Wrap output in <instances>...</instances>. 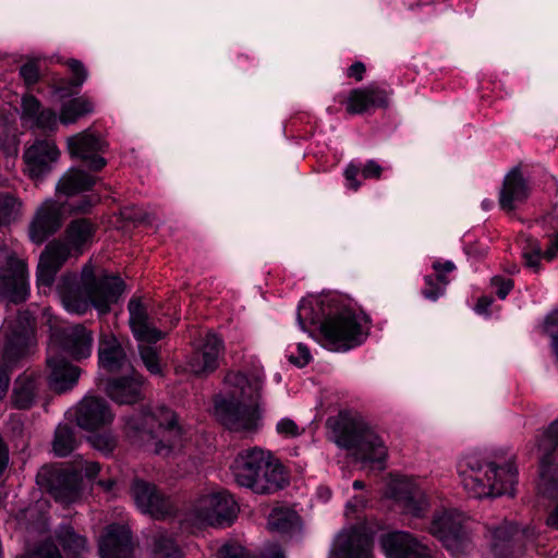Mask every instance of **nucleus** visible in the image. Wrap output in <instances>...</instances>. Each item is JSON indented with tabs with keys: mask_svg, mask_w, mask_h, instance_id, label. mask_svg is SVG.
<instances>
[{
	"mask_svg": "<svg viewBox=\"0 0 558 558\" xmlns=\"http://www.w3.org/2000/svg\"><path fill=\"white\" fill-rule=\"evenodd\" d=\"M264 374L253 372L248 375L231 371L225 377V384L233 397L251 403L243 405L240 401L222 396L215 398V415L229 430L242 434L255 433L260 427L262 414L258 402L262 398Z\"/></svg>",
	"mask_w": 558,
	"mask_h": 558,
	"instance_id": "2",
	"label": "nucleus"
},
{
	"mask_svg": "<svg viewBox=\"0 0 558 558\" xmlns=\"http://www.w3.org/2000/svg\"><path fill=\"white\" fill-rule=\"evenodd\" d=\"M218 558H248V554L243 546L230 542L221 546Z\"/></svg>",
	"mask_w": 558,
	"mask_h": 558,
	"instance_id": "49",
	"label": "nucleus"
},
{
	"mask_svg": "<svg viewBox=\"0 0 558 558\" xmlns=\"http://www.w3.org/2000/svg\"><path fill=\"white\" fill-rule=\"evenodd\" d=\"M238 514V505L225 490L199 496L191 506L187 520L197 526L210 525L226 527L231 525Z\"/></svg>",
	"mask_w": 558,
	"mask_h": 558,
	"instance_id": "13",
	"label": "nucleus"
},
{
	"mask_svg": "<svg viewBox=\"0 0 558 558\" xmlns=\"http://www.w3.org/2000/svg\"><path fill=\"white\" fill-rule=\"evenodd\" d=\"M223 350L222 339L215 332H207L189 359L190 371L197 376H206L215 372Z\"/></svg>",
	"mask_w": 558,
	"mask_h": 558,
	"instance_id": "19",
	"label": "nucleus"
},
{
	"mask_svg": "<svg viewBox=\"0 0 558 558\" xmlns=\"http://www.w3.org/2000/svg\"><path fill=\"white\" fill-rule=\"evenodd\" d=\"M20 75L27 85H34L39 78L38 66L34 62H28L20 68Z\"/></svg>",
	"mask_w": 558,
	"mask_h": 558,
	"instance_id": "54",
	"label": "nucleus"
},
{
	"mask_svg": "<svg viewBox=\"0 0 558 558\" xmlns=\"http://www.w3.org/2000/svg\"><path fill=\"white\" fill-rule=\"evenodd\" d=\"M47 367L49 369L48 384L56 392H64L72 389L81 375V368L72 365L64 357L54 354L53 348H48Z\"/></svg>",
	"mask_w": 558,
	"mask_h": 558,
	"instance_id": "29",
	"label": "nucleus"
},
{
	"mask_svg": "<svg viewBox=\"0 0 558 558\" xmlns=\"http://www.w3.org/2000/svg\"><path fill=\"white\" fill-rule=\"evenodd\" d=\"M276 432L286 439L296 438L304 434L305 428L299 426L292 418L282 417L276 424Z\"/></svg>",
	"mask_w": 558,
	"mask_h": 558,
	"instance_id": "45",
	"label": "nucleus"
},
{
	"mask_svg": "<svg viewBox=\"0 0 558 558\" xmlns=\"http://www.w3.org/2000/svg\"><path fill=\"white\" fill-rule=\"evenodd\" d=\"M68 65L73 74V78L71 80V85L75 87H81L87 78V71L84 64L75 59H72L68 62Z\"/></svg>",
	"mask_w": 558,
	"mask_h": 558,
	"instance_id": "51",
	"label": "nucleus"
},
{
	"mask_svg": "<svg viewBox=\"0 0 558 558\" xmlns=\"http://www.w3.org/2000/svg\"><path fill=\"white\" fill-rule=\"evenodd\" d=\"M61 227V209L57 202L47 199L38 208L29 228V236L34 243L45 242Z\"/></svg>",
	"mask_w": 558,
	"mask_h": 558,
	"instance_id": "30",
	"label": "nucleus"
},
{
	"mask_svg": "<svg viewBox=\"0 0 558 558\" xmlns=\"http://www.w3.org/2000/svg\"><path fill=\"white\" fill-rule=\"evenodd\" d=\"M38 483L45 486L56 501L71 505L81 497V473L72 469H43L37 475Z\"/></svg>",
	"mask_w": 558,
	"mask_h": 558,
	"instance_id": "15",
	"label": "nucleus"
},
{
	"mask_svg": "<svg viewBox=\"0 0 558 558\" xmlns=\"http://www.w3.org/2000/svg\"><path fill=\"white\" fill-rule=\"evenodd\" d=\"M143 386V376L132 368L125 376L108 379L105 392L116 403L134 404L144 398Z\"/></svg>",
	"mask_w": 558,
	"mask_h": 558,
	"instance_id": "27",
	"label": "nucleus"
},
{
	"mask_svg": "<svg viewBox=\"0 0 558 558\" xmlns=\"http://www.w3.org/2000/svg\"><path fill=\"white\" fill-rule=\"evenodd\" d=\"M384 168L374 159L367 160L364 165H360L355 161H351L344 169L343 175L348 181V187L357 191L361 186V182L357 181L359 173L366 180L379 179L381 177Z\"/></svg>",
	"mask_w": 558,
	"mask_h": 558,
	"instance_id": "37",
	"label": "nucleus"
},
{
	"mask_svg": "<svg viewBox=\"0 0 558 558\" xmlns=\"http://www.w3.org/2000/svg\"><path fill=\"white\" fill-rule=\"evenodd\" d=\"M548 246L544 251L543 258L546 262H553L558 257V232L548 234Z\"/></svg>",
	"mask_w": 558,
	"mask_h": 558,
	"instance_id": "55",
	"label": "nucleus"
},
{
	"mask_svg": "<svg viewBox=\"0 0 558 558\" xmlns=\"http://www.w3.org/2000/svg\"><path fill=\"white\" fill-rule=\"evenodd\" d=\"M22 120L32 129L43 132H54L60 122L57 112L51 108H45L33 95L22 98Z\"/></svg>",
	"mask_w": 558,
	"mask_h": 558,
	"instance_id": "31",
	"label": "nucleus"
},
{
	"mask_svg": "<svg viewBox=\"0 0 558 558\" xmlns=\"http://www.w3.org/2000/svg\"><path fill=\"white\" fill-rule=\"evenodd\" d=\"M21 207V201L13 194H0V229L17 219Z\"/></svg>",
	"mask_w": 558,
	"mask_h": 558,
	"instance_id": "42",
	"label": "nucleus"
},
{
	"mask_svg": "<svg viewBox=\"0 0 558 558\" xmlns=\"http://www.w3.org/2000/svg\"><path fill=\"white\" fill-rule=\"evenodd\" d=\"M28 294L26 264L13 254H5L4 264L0 267V299L7 298L10 302L21 303Z\"/></svg>",
	"mask_w": 558,
	"mask_h": 558,
	"instance_id": "16",
	"label": "nucleus"
},
{
	"mask_svg": "<svg viewBox=\"0 0 558 558\" xmlns=\"http://www.w3.org/2000/svg\"><path fill=\"white\" fill-rule=\"evenodd\" d=\"M98 547L100 558H132L131 531L122 524H110L100 536Z\"/></svg>",
	"mask_w": 558,
	"mask_h": 558,
	"instance_id": "28",
	"label": "nucleus"
},
{
	"mask_svg": "<svg viewBox=\"0 0 558 558\" xmlns=\"http://www.w3.org/2000/svg\"><path fill=\"white\" fill-rule=\"evenodd\" d=\"M182 551L172 537L158 533L154 537L153 558H181Z\"/></svg>",
	"mask_w": 558,
	"mask_h": 558,
	"instance_id": "41",
	"label": "nucleus"
},
{
	"mask_svg": "<svg viewBox=\"0 0 558 558\" xmlns=\"http://www.w3.org/2000/svg\"><path fill=\"white\" fill-rule=\"evenodd\" d=\"M98 485L104 487L105 490L110 492L113 488V486L116 485V482L113 480H111V478H109V480H100L98 482Z\"/></svg>",
	"mask_w": 558,
	"mask_h": 558,
	"instance_id": "61",
	"label": "nucleus"
},
{
	"mask_svg": "<svg viewBox=\"0 0 558 558\" xmlns=\"http://www.w3.org/2000/svg\"><path fill=\"white\" fill-rule=\"evenodd\" d=\"M129 324L134 338L140 342L138 352L146 369L153 375L161 374L159 350L151 344L165 337V332L156 328L140 299L132 298L128 304Z\"/></svg>",
	"mask_w": 558,
	"mask_h": 558,
	"instance_id": "11",
	"label": "nucleus"
},
{
	"mask_svg": "<svg viewBox=\"0 0 558 558\" xmlns=\"http://www.w3.org/2000/svg\"><path fill=\"white\" fill-rule=\"evenodd\" d=\"M493 304V299L490 296H481L477 300L475 305V312L480 315H486L489 312V308Z\"/></svg>",
	"mask_w": 558,
	"mask_h": 558,
	"instance_id": "57",
	"label": "nucleus"
},
{
	"mask_svg": "<svg viewBox=\"0 0 558 558\" xmlns=\"http://www.w3.org/2000/svg\"><path fill=\"white\" fill-rule=\"evenodd\" d=\"M362 505H363V500L361 498L356 497V498H354V501L353 500L348 501L347 509H351V508L353 509V508H355L357 506H362Z\"/></svg>",
	"mask_w": 558,
	"mask_h": 558,
	"instance_id": "64",
	"label": "nucleus"
},
{
	"mask_svg": "<svg viewBox=\"0 0 558 558\" xmlns=\"http://www.w3.org/2000/svg\"><path fill=\"white\" fill-rule=\"evenodd\" d=\"M489 553L493 558H512L519 554L522 546L519 544L524 532L518 525L504 521L497 526L487 527Z\"/></svg>",
	"mask_w": 558,
	"mask_h": 558,
	"instance_id": "20",
	"label": "nucleus"
},
{
	"mask_svg": "<svg viewBox=\"0 0 558 558\" xmlns=\"http://www.w3.org/2000/svg\"><path fill=\"white\" fill-rule=\"evenodd\" d=\"M264 558H284L280 548L276 547L271 549Z\"/></svg>",
	"mask_w": 558,
	"mask_h": 558,
	"instance_id": "63",
	"label": "nucleus"
},
{
	"mask_svg": "<svg viewBox=\"0 0 558 558\" xmlns=\"http://www.w3.org/2000/svg\"><path fill=\"white\" fill-rule=\"evenodd\" d=\"M544 251L541 243L534 238H527L522 246V257L525 265L534 271L541 269V259L543 258Z\"/></svg>",
	"mask_w": 558,
	"mask_h": 558,
	"instance_id": "43",
	"label": "nucleus"
},
{
	"mask_svg": "<svg viewBox=\"0 0 558 558\" xmlns=\"http://www.w3.org/2000/svg\"><path fill=\"white\" fill-rule=\"evenodd\" d=\"M75 436L72 427L66 424H60L54 433L52 442L53 451L58 457L69 456L75 448Z\"/></svg>",
	"mask_w": 558,
	"mask_h": 558,
	"instance_id": "40",
	"label": "nucleus"
},
{
	"mask_svg": "<svg viewBox=\"0 0 558 558\" xmlns=\"http://www.w3.org/2000/svg\"><path fill=\"white\" fill-rule=\"evenodd\" d=\"M95 182V178L84 170L71 168L59 180L57 192L66 196L75 195L90 190Z\"/></svg>",
	"mask_w": 558,
	"mask_h": 558,
	"instance_id": "35",
	"label": "nucleus"
},
{
	"mask_svg": "<svg viewBox=\"0 0 558 558\" xmlns=\"http://www.w3.org/2000/svg\"><path fill=\"white\" fill-rule=\"evenodd\" d=\"M21 558H62L58 547L50 542L40 544L34 551Z\"/></svg>",
	"mask_w": 558,
	"mask_h": 558,
	"instance_id": "47",
	"label": "nucleus"
},
{
	"mask_svg": "<svg viewBox=\"0 0 558 558\" xmlns=\"http://www.w3.org/2000/svg\"><path fill=\"white\" fill-rule=\"evenodd\" d=\"M385 497L404 515L423 518L429 509L425 490L413 478L405 475H390Z\"/></svg>",
	"mask_w": 558,
	"mask_h": 558,
	"instance_id": "14",
	"label": "nucleus"
},
{
	"mask_svg": "<svg viewBox=\"0 0 558 558\" xmlns=\"http://www.w3.org/2000/svg\"><path fill=\"white\" fill-rule=\"evenodd\" d=\"M534 447L539 460V493L549 499H558V417L536 438ZM546 523L558 530V501Z\"/></svg>",
	"mask_w": 558,
	"mask_h": 558,
	"instance_id": "10",
	"label": "nucleus"
},
{
	"mask_svg": "<svg viewBox=\"0 0 558 558\" xmlns=\"http://www.w3.org/2000/svg\"><path fill=\"white\" fill-rule=\"evenodd\" d=\"M473 521L457 509L434 514L429 532L437 537L451 555L460 557L472 548Z\"/></svg>",
	"mask_w": 558,
	"mask_h": 558,
	"instance_id": "12",
	"label": "nucleus"
},
{
	"mask_svg": "<svg viewBox=\"0 0 558 558\" xmlns=\"http://www.w3.org/2000/svg\"><path fill=\"white\" fill-rule=\"evenodd\" d=\"M125 428L130 435L141 439L145 436L156 438L157 433H161L163 438L168 436L167 444L163 439L155 444V453L162 457H169L183 446L184 432L178 423L175 413L166 405H155L129 416L125 420Z\"/></svg>",
	"mask_w": 558,
	"mask_h": 558,
	"instance_id": "7",
	"label": "nucleus"
},
{
	"mask_svg": "<svg viewBox=\"0 0 558 558\" xmlns=\"http://www.w3.org/2000/svg\"><path fill=\"white\" fill-rule=\"evenodd\" d=\"M60 150L52 140H36L23 155L25 171L32 179H40L49 173L58 160Z\"/></svg>",
	"mask_w": 558,
	"mask_h": 558,
	"instance_id": "22",
	"label": "nucleus"
},
{
	"mask_svg": "<svg viewBox=\"0 0 558 558\" xmlns=\"http://www.w3.org/2000/svg\"><path fill=\"white\" fill-rule=\"evenodd\" d=\"M387 558H432V550L411 533L396 531L380 538Z\"/></svg>",
	"mask_w": 558,
	"mask_h": 558,
	"instance_id": "21",
	"label": "nucleus"
},
{
	"mask_svg": "<svg viewBox=\"0 0 558 558\" xmlns=\"http://www.w3.org/2000/svg\"><path fill=\"white\" fill-rule=\"evenodd\" d=\"M93 332L82 325L56 329L51 335V344L61 348L72 359L80 361L88 359L93 351Z\"/></svg>",
	"mask_w": 558,
	"mask_h": 558,
	"instance_id": "17",
	"label": "nucleus"
},
{
	"mask_svg": "<svg viewBox=\"0 0 558 558\" xmlns=\"http://www.w3.org/2000/svg\"><path fill=\"white\" fill-rule=\"evenodd\" d=\"M433 269L435 270L434 278L442 284V287H447L449 283V279L447 278V274L452 272L456 269L454 264L451 260L434 262Z\"/></svg>",
	"mask_w": 558,
	"mask_h": 558,
	"instance_id": "50",
	"label": "nucleus"
},
{
	"mask_svg": "<svg viewBox=\"0 0 558 558\" xmlns=\"http://www.w3.org/2000/svg\"><path fill=\"white\" fill-rule=\"evenodd\" d=\"M287 357L290 363L298 367H304L312 361V354L308 347L302 342L294 347L289 345L287 349Z\"/></svg>",
	"mask_w": 558,
	"mask_h": 558,
	"instance_id": "44",
	"label": "nucleus"
},
{
	"mask_svg": "<svg viewBox=\"0 0 558 558\" xmlns=\"http://www.w3.org/2000/svg\"><path fill=\"white\" fill-rule=\"evenodd\" d=\"M296 320L303 331L317 327L318 341L330 351L345 352L367 337L366 316L355 312L336 294L310 295L300 301Z\"/></svg>",
	"mask_w": 558,
	"mask_h": 558,
	"instance_id": "1",
	"label": "nucleus"
},
{
	"mask_svg": "<svg viewBox=\"0 0 558 558\" xmlns=\"http://www.w3.org/2000/svg\"><path fill=\"white\" fill-rule=\"evenodd\" d=\"M100 472V464L95 461H87L84 465V474L88 478H94Z\"/></svg>",
	"mask_w": 558,
	"mask_h": 558,
	"instance_id": "59",
	"label": "nucleus"
},
{
	"mask_svg": "<svg viewBox=\"0 0 558 558\" xmlns=\"http://www.w3.org/2000/svg\"><path fill=\"white\" fill-rule=\"evenodd\" d=\"M92 442L97 450L106 454L111 453L117 446V440L111 434L96 435L93 437Z\"/></svg>",
	"mask_w": 558,
	"mask_h": 558,
	"instance_id": "52",
	"label": "nucleus"
},
{
	"mask_svg": "<svg viewBox=\"0 0 558 558\" xmlns=\"http://www.w3.org/2000/svg\"><path fill=\"white\" fill-rule=\"evenodd\" d=\"M299 515L295 511L284 508L274 509L268 518V527L272 532L290 533L298 524Z\"/></svg>",
	"mask_w": 558,
	"mask_h": 558,
	"instance_id": "39",
	"label": "nucleus"
},
{
	"mask_svg": "<svg viewBox=\"0 0 558 558\" xmlns=\"http://www.w3.org/2000/svg\"><path fill=\"white\" fill-rule=\"evenodd\" d=\"M57 538L69 558H78L87 548L86 538L76 534L70 525H60Z\"/></svg>",
	"mask_w": 558,
	"mask_h": 558,
	"instance_id": "38",
	"label": "nucleus"
},
{
	"mask_svg": "<svg viewBox=\"0 0 558 558\" xmlns=\"http://www.w3.org/2000/svg\"><path fill=\"white\" fill-rule=\"evenodd\" d=\"M366 66L363 62L356 61L347 69V76L361 82L364 78Z\"/></svg>",
	"mask_w": 558,
	"mask_h": 558,
	"instance_id": "56",
	"label": "nucleus"
},
{
	"mask_svg": "<svg viewBox=\"0 0 558 558\" xmlns=\"http://www.w3.org/2000/svg\"><path fill=\"white\" fill-rule=\"evenodd\" d=\"M35 327V314L22 310L16 316L7 318L0 329V350L4 363V366L0 365V400L9 389V368L32 354L37 345Z\"/></svg>",
	"mask_w": 558,
	"mask_h": 558,
	"instance_id": "6",
	"label": "nucleus"
},
{
	"mask_svg": "<svg viewBox=\"0 0 558 558\" xmlns=\"http://www.w3.org/2000/svg\"><path fill=\"white\" fill-rule=\"evenodd\" d=\"M425 287L422 289V294L425 299L436 301L445 293L446 288L439 283L433 275L424 277Z\"/></svg>",
	"mask_w": 558,
	"mask_h": 558,
	"instance_id": "46",
	"label": "nucleus"
},
{
	"mask_svg": "<svg viewBox=\"0 0 558 558\" xmlns=\"http://www.w3.org/2000/svg\"><path fill=\"white\" fill-rule=\"evenodd\" d=\"M99 367L108 373H118L123 369H132L125 350L118 338L112 333H104L98 348Z\"/></svg>",
	"mask_w": 558,
	"mask_h": 558,
	"instance_id": "32",
	"label": "nucleus"
},
{
	"mask_svg": "<svg viewBox=\"0 0 558 558\" xmlns=\"http://www.w3.org/2000/svg\"><path fill=\"white\" fill-rule=\"evenodd\" d=\"M490 283L500 300H505L514 287L512 279L502 276L493 277Z\"/></svg>",
	"mask_w": 558,
	"mask_h": 558,
	"instance_id": "48",
	"label": "nucleus"
},
{
	"mask_svg": "<svg viewBox=\"0 0 558 558\" xmlns=\"http://www.w3.org/2000/svg\"><path fill=\"white\" fill-rule=\"evenodd\" d=\"M41 383V375L34 372H25L19 376L12 392L13 405L17 409H29L35 402Z\"/></svg>",
	"mask_w": 558,
	"mask_h": 558,
	"instance_id": "34",
	"label": "nucleus"
},
{
	"mask_svg": "<svg viewBox=\"0 0 558 558\" xmlns=\"http://www.w3.org/2000/svg\"><path fill=\"white\" fill-rule=\"evenodd\" d=\"M460 483L472 498L513 495L518 469L513 462L500 466L485 452L464 453L457 463Z\"/></svg>",
	"mask_w": 558,
	"mask_h": 558,
	"instance_id": "4",
	"label": "nucleus"
},
{
	"mask_svg": "<svg viewBox=\"0 0 558 558\" xmlns=\"http://www.w3.org/2000/svg\"><path fill=\"white\" fill-rule=\"evenodd\" d=\"M132 496L137 508L143 513H148L155 519H165L174 512V507L154 484L135 480L131 487Z\"/></svg>",
	"mask_w": 558,
	"mask_h": 558,
	"instance_id": "18",
	"label": "nucleus"
},
{
	"mask_svg": "<svg viewBox=\"0 0 558 558\" xmlns=\"http://www.w3.org/2000/svg\"><path fill=\"white\" fill-rule=\"evenodd\" d=\"M318 496H319V498L322 500L327 501V500H329V498L331 496V492L327 487H319L318 488Z\"/></svg>",
	"mask_w": 558,
	"mask_h": 558,
	"instance_id": "62",
	"label": "nucleus"
},
{
	"mask_svg": "<svg viewBox=\"0 0 558 558\" xmlns=\"http://www.w3.org/2000/svg\"><path fill=\"white\" fill-rule=\"evenodd\" d=\"M333 441L338 447L353 451L360 460L378 464L379 469L385 468L387 446L367 425L355 421L341 422L333 430Z\"/></svg>",
	"mask_w": 558,
	"mask_h": 558,
	"instance_id": "9",
	"label": "nucleus"
},
{
	"mask_svg": "<svg viewBox=\"0 0 558 558\" xmlns=\"http://www.w3.org/2000/svg\"><path fill=\"white\" fill-rule=\"evenodd\" d=\"M544 332L551 339V344L558 342V308L550 312L544 319Z\"/></svg>",
	"mask_w": 558,
	"mask_h": 558,
	"instance_id": "53",
	"label": "nucleus"
},
{
	"mask_svg": "<svg viewBox=\"0 0 558 558\" xmlns=\"http://www.w3.org/2000/svg\"><path fill=\"white\" fill-rule=\"evenodd\" d=\"M105 142L85 130L68 138V149L72 157L85 161L89 169L99 171L106 166V159L99 156L104 151Z\"/></svg>",
	"mask_w": 558,
	"mask_h": 558,
	"instance_id": "24",
	"label": "nucleus"
},
{
	"mask_svg": "<svg viewBox=\"0 0 558 558\" xmlns=\"http://www.w3.org/2000/svg\"><path fill=\"white\" fill-rule=\"evenodd\" d=\"M94 109V102L87 96L74 97L62 104L59 116L60 123L63 125L74 124L81 118L93 113Z\"/></svg>",
	"mask_w": 558,
	"mask_h": 558,
	"instance_id": "36",
	"label": "nucleus"
},
{
	"mask_svg": "<svg viewBox=\"0 0 558 558\" xmlns=\"http://www.w3.org/2000/svg\"><path fill=\"white\" fill-rule=\"evenodd\" d=\"M74 417L81 428L93 430L111 424L114 414L105 399L87 396L77 404Z\"/></svg>",
	"mask_w": 558,
	"mask_h": 558,
	"instance_id": "25",
	"label": "nucleus"
},
{
	"mask_svg": "<svg viewBox=\"0 0 558 558\" xmlns=\"http://www.w3.org/2000/svg\"><path fill=\"white\" fill-rule=\"evenodd\" d=\"M343 102L348 114H364L377 108H387L389 93L376 83H371L367 86L351 89Z\"/></svg>",
	"mask_w": 558,
	"mask_h": 558,
	"instance_id": "23",
	"label": "nucleus"
},
{
	"mask_svg": "<svg viewBox=\"0 0 558 558\" xmlns=\"http://www.w3.org/2000/svg\"><path fill=\"white\" fill-rule=\"evenodd\" d=\"M124 281L117 276L97 277L90 264L82 268L81 278L64 274L58 281L57 290L63 307L73 314H85L94 306L100 314L110 311L124 292Z\"/></svg>",
	"mask_w": 558,
	"mask_h": 558,
	"instance_id": "3",
	"label": "nucleus"
},
{
	"mask_svg": "<svg viewBox=\"0 0 558 558\" xmlns=\"http://www.w3.org/2000/svg\"><path fill=\"white\" fill-rule=\"evenodd\" d=\"M530 194L527 182L521 171L512 169L504 180L502 189L499 194V204L502 209L512 211L519 204L525 202Z\"/></svg>",
	"mask_w": 558,
	"mask_h": 558,
	"instance_id": "33",
	"label": "nucleus"
},
{
	"mask_svg": "<svg viewBox=\"0 0 558 558\" xmlns=\"http://www.w3.org/2000/svg\"><path fill=\"white\" fill-rule=\"evenodd\" d=\"M340 558H374V541L362 526L342 530L336 539Z\"/></svg>",
	"mask_w": 558,
	"mask_h": 558,
	"instance_id": "26",
	"label": "nucleus"
},
{
	"mask_svg": "<svg viewBox=\"0 0 558 558\" xmlns=\"http://www.w3.org/2000/svg\"><path fill=\"white\" fill-rule=\"evenodd\" d=\"M235 482L256 494H274L288 484L283 465L260 448L244 450L234 460Z\"/></svg>",
	"mask_w": 558,
	"mask_h": 558,
	"instance_id": "5",
	"label": "nucleus"
},
{
	"mask_svg": "<svg viewBox=\"0 0 558 558\" xmlns=\"http://www.w3.org/2000/svg\"><path fill=\"white\" fill-rule=\"evenodd\" d=\"M94 205V203L92 202V199L87 196L83 197L78 204L76 205H73V209L76 210V211H82V213H85L92 206Z\"/></svg>",
	"mask_w": 558,
	"mask_h": 558,
	"instance_id": "60",
	"label": "nucleus"
},
{
	"mask_svg": "<svg viewBox=\"0 0 558 558\" xmlns=\"http://www.w3.org/2000/svg\"><path fill=\"white\" fill-rule=\"evenodd\" d=\"M95 226L85 218L71 221L65 230L66 242L53 240L47 244L37 266V282L50 287L57 272L71 256V251L82 253V247L92 241Z\"/></svg>",
	"mask_w": 558,
	"mask_h": 558,
	"instance_id": "8",
	"label": "nucleus"
},
{
	"mask_svg": "<svg viewBox=\"0 0 558 558\" xmlns=\"http://www.w3.org/2000/svg\"><path fill=\"white\" fill-rule=\"evenodd\" d=\"M9 464V450L0 437V476L3 474L4 470Z\"/></svg>",
	"mask_w": 558,
	"mask_h": 558,
	"instance_id": "58",
	"label": "nucleus"
}]
</instances>
